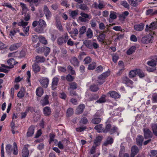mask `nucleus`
<instances>
[{
	"label": "nucleus",
	"instance_id": "32",
	"mask_svg": "<svg viewBox=\"0 0 157 157\" xmlns=\"http://www.w3.org/2000/svg\"><path fill=\"white\" fill-rule=\"evenodd\" d=\"M99 88L97 85L93 84L91 85L90 87V89L91 91L95 92L99 90Z\"/></svg>",
	"mask_w": 157,
	"mask_h": 157
},
{
	"label": "nucleus",
	"instance_id": "14",
	"mask_svg": "<svg viewBox=\"0 0 157 157\" xmlns=\"http://www.w3.org/2000/svg\"><path fill=\"white\" fill-rule=\"evenodd\" d=\"M85 105L83 104L79 105L77 108L76 113L78 114H79L82 113L85 108Z\"/></svg>",
	"mask_w": 157,
	"mask_h": 157
},
{
	"label": "nucleus",
	"instance_id": "38",
	"mask_svg": "<svg viewBox=\"0 0 157 157\" xmlns=\"http://www.w3.org/2000/svg\"><path fill=\"white\" fill-rule=\"evenodd\" d=\"M86 35L87 37L89 38H91L92 37L93 35V31L90 28L88 29L86 32Z\"/></svg>",
	"mask_w": 157,
	"mask_h": 157
},
{
	"label": "nucleus",
	"instance_id": "29",
	"mask_svg": "<svg viewBox=\"0 0 157 157\" xmlns=\"http://www.w3.org/2000/svg\"><path fill=\"white\" fill-rule=\"evenodd\" d=\"M48 95H46L44 98V99L42 100L41 101V103L42 105L44 106L48 104Z\"/></svg>",
	"mask_w": 157,
	"mask_h": 157
},
{
	"label": "nucleus",
	"instance_id": "1",
	"mask_svg": "<svg viewBox=\"0 0 157 157\" xmlns=\"http://www.w3.org/2000/svg\"><path fill=\"white\" fill-rule=\"evenodd\" d=\"M45 21L43 20L40 19L38 21V24L35 30V31L38 33H41L44 32L45 28L46 27Z\"/></svg>",
	"mask_w": 157,
	"mask_h": 157
},
{
	"label": "nucleus",
	"instance_id": "30",
	"mask_svg": "<svg viewBox=\"0 0 157 157\" xmlns=\"http://www.w3.org/2000/svg\"><path fill=\"white\" fill-rule=\"evenodd\" d=\"M8 64L10 66L13 67V66L18 63V62H16L13 58H11L8 60L7 61Z\"/></svg>",
	"mask_w": 157,
	"mask_h": 157
},
{
	"label": "nucleus",
	"instance_id": "8",
	"mask_svg": "<svg viewBox=\"0 0 157 157\" xmlns=\"http://www.w3.org/2000/svg\"><path fill=\"white\" fill-rule=\"evenodd\" d=\"M59 82V79L57 77H54L52 79L51 88L52 90H55L57 88Z\"/></svg>",
	"mask_w": 157,
	"mask_h": 157
},
{
	"label": "nucleus",
	"instance_id": "4",
	"mask_svg": "<svg viewBox=\"0 0 157 157\" xmlns=\"http://www.w3.org/2000/svg\"><path fill=\"white\" fill-rule=\"evenodd\" d=\"M157 28V22H152L149 26L148 25H147L146 26L145 30L146 32L151 31L152 30H155Z\"/></svg>",
	"mask_w": 157,
	"mask_h": 157
},
{
	"label": "nucleus",
	"instance_id": "20",
	"mask_svg": "<svg viewBox=\"0 0 157 157\" xmlns=\"http://www.w3.org/2000/svg\"><path fill=\"white\" fill-rule=\"evenodd\" d=\"M45 61V59L42 56H37L36 57V63H43Z\"/></svg>",
	"mask_w": 157,
	"mask_h": 157
},
{
	"label": "nucleus",
	"instance_id": "5",
	"mask_svg": "<svg viewBox=\"0 0 157 157\" xmlns=\"http://www.w3.org/2000/svg\"><path fill=\"white\" fill-rule=\"evenodd\" d=\"M43 11L45 14L46 19L48 20L50 19L52 17V13L49 10L46 5H44L43 8Z\"/></svg>",
	"mask_w": 157,
	"mask_h": 157
},
{
	"label": "nucleus",
	"instance_id": "24",
	"mask_svg": "<svg viewBox=\"0 0 157 157\" xmlns=\"http://www.w3.org/2000/svg\"><path fill=\"white\" fill-rule=\"evenodd\" d=\"M36 93L37 96L40 97L43 94L44 90L41 87H40L36 89Z\"/></svg>",
	"mask_w": 157,
	"mask_h": 157
},
{
	"label": "nucleus",
	"instance_id": "42",
	"mask_svg": "<svg viewBox=\"0 0 157 157\" xmlns=\"http://www.w3.org/2000/svg\"><path fill=\"white\" fill-rule=\"evenodd\" d=\"M137 74V70H132L130 71L129 74V77L130 78L135 77Z\"/></svg>",
	"mask_w": 157,
	"mask_h": 157
},
{
	"label": "nucleus",
	"instance_id": "56",
	"mask_svg": "<svg viewBox=\"0 0 157 157\" xmlns=\"http://www.w3.org/2000/svg\"><path fill=\"white\" fill-rule=\"evenodd\" d=\"M67 71L68 72L72 75H74L75 74V71L73 70V67L71 65L68 66Z\"/></svg>",
	"mask_w": 157,
	"mask_h": 157
},
{
	"label": "nucleus",
	"instance_id": "53",
	"mask_svg": "<svg viewBox=\"0 0 157 157\" xmlns=\"http://www.w3.org/2000/svg\"><path fill=\"white\" fill-rule=\"evenodd\" d=\"M50 51V49L48 47H46L44 48V55L45 56H47L49 54Z\"/></svg>",
	"mask_w": 157,
	"mask_h": 157
},
{
	"label": "nucleus",
	"instance_id": "45",
	"mask_svg": "<svg viewBox=\"0 0 157 157\" xmlns=\"http://www.w3.org/2000/svg\"><path fill=\"white\" fill-rule=\"evenodd\" d=\"M86 28L84 26H82L79 29V35H81L84 34L86 32Z\"/></svg>",
	"mask_w": 157,
	"mask_h": 157
},
{
	"label": "nucleus",
	"instance_id": "41",
	"mask_svg": "<svg viewBox=\"0 0 157 157\" xmlns=\"http://www.w3.org/2000/svg\"><path fill=\"white\" fill-rule=\"evenodd\" d=\"M111 127V124H106L105 128H103V132L106 133L109 132Z\"/></svg>",
	"mask_w": 157,
	"mask_h": 157
},
{
	"label": "nucleus",
	"instance_id": "16",
	"mask_svg": "<svg viewBox=\"0 0 157 157\" xmlns=\"http://www.w3.org/2000/svg\"><path fill=\"white\" fill-rule=\"evenodd\" d=\"M70 62L75 67H78L79 65V61L76 57H73L70 60Z\"/></svg>",
	"mask_w": 157,
	"mask_h": 157
},
{
	"label": "nucleus",
	"instance_id": "52",
	"mask_svg": "<svg viewBox=\"0 0 157 157\" xmlns=\"http://www.w3.org/2000/svg\"><path fill=\"white\" fill-rule=\"evenodd\" d=\"M28 22H25L23 20H21V22H19L17 23L18 25L22 26L24 27L25 26L28 25Z\"/></svg>",
	"mask_w": 157,
	"mask_h": 157
},
{
	"label": "nucleus",
	"instance_id": "37",
	"mask_svg": "<svg viewBox=\"0 0 157 157\" xmlns=\"http://www.w3.org/2000/svg\"><path fill=\"white\" fill-rule=\"evenodd\" d=\"M151 128L154 134L157 136V124H152L151 125Z\"/></svg>",
	"mask_w": 157,
	"mask_h": 157
},
{
	"label": "nucleus",
	"instance_id": "3",
	"mask_svg": "<svg viewBox=\"0 0 157 157\" xmlns=\"http://www.w3.org/2000/svg\"><path fill=\"white\" fill-rule=\"evenodd\" d=\"M39 82L43 87L46 88L48 85L49 80L48 78L43 77L39 80Z\"/></svg>",
	"mask_w": 157,
	"mask_h": 157
},
{
	"label": "nucleus",
	"instance_id": "40",
	"mask_svg": "<svg viewBox=\"0 0 157 157\" xmlns=\"http://www.w3.org/2000/svg\"><path fill=\"white\" fill-rule=\"evenodd\" d=\"M70 88L74 90L76 89L78 87L77 83L75 82H73L69 84Z\"/></svg>",
	"mask_w": 157,
	"mask_h": 157
},
{
	"label": "nucleus",
	"instance_id": "34",
	"mask_svg": "<svg viewBox=\"0 0 157 157\" xmlns=\"http://www.w3.org/2000/svg\"><path fill=\"white\" fill-rule=\"evenodd\" d=\"M84 44L87 48L90 49H92V42L91 40H85L83 42Z\"/></svg>",
	"mask_w": 157,
	"mask_h": 157
},
{
	"label": "nucleus",
	"instance_id": "7",
	"mask_svg": "<svg viewBox=\"0 0 157 157\" xmlns=\"http://www.w3.org/2000/svg\"><path fill=\"white\" fill-rule=\"evenodd\" d=\"M100 116L97 113H95L94 116L91 121V123L94 124H98L101 121V119L99 117Z\"/></svg>",
	"mask_w": 157,
	"mask_h": 157
},
{
	"label": "nucleus",
	"instance_id": "35",
	"mask_svg": "<svg viewBox=\"0 0 157 157\" xmlns=\"http://www.w3.org/2000/svg\"><path fill=\"white\" fill-rule=\"evenodd\" d=\"M99 3L98 5L97 3H95L94 6L95 8L96 9L98 8L99 9H101L103 8L105 6V5H104L103 3L100 1H99Z\"/></svg>",
	"mask_w": 157,
	"mask_h": 157
},
{
	"label": "nucleus",
	"instance_id": "44",
	"mask_svg": "<svg viewBox=\"0 0 157 157\" xmlns=\"http://www.w3.org/2000/svg\"><path fill=\"white\" fill-rule=\"evenodd\" d=\"M70 93L71 95V96L76 97V98H78V99L79 100H80L81 98V97L78 96L76 93V91L74 90H72L70 91Z\"/></svg>",
	"mask_w": 157,
	"mask_h": 157
},
{
	"label": "nucleus",
	"instance_id": "28",
	"mask_svg": "<svg viewBox=\"0 0 157 157\" xmlns=\"http://www.w3.org/2000/svg\"><path fill=\"white\" fill-rule=\"evenodd\" d=\"M113 142V139L111 136H109L106 140L104 143V145L107 146L108 144H111Z\"/></svg>",
	"mask_w": 157,
	"mask_h": 157
},
{
	"label": "nucleus",
	"instance_id": "63",
	"mask_svg": "<svg viewBox=\"0 0 157 157\" xmlns=\"http://www.w3.org/2000/svg\"><path fill=\"white\" fill-rule=\"evenodd\" d=\"M88 122V121L86 117H83L81 118L80 121V123L83 124H86Z\"/></svg>",
	"mask_w": 157,
	"mask_h": 157
},
{
	"label": "nucleus",
	"instance_id": "49",
	"mask_svg": "<svg viewBox=\"0 0 157 157\" xmlns=\"http://www.w3.org/2000/svg\"><path fill=\"white\" fill-rule=\"evenodd\" d=\"M55 136V135L54 134L52 133L50 134V140L49 141V143L50 144H51L52 142L54 141L56 142L57 141V140L54 138Z\"/></svg>",
	"mask_w": 157,
	"mask_h": 157
},
{
	"label": "nucleus",
	"instance_id": "58",
	"mask_svg": "<svg viewBox=\"0 0 157 157\" xmlns=\"http://www.w3.org/2000/svg\"><path fill=\"white\" fill-rule=\"evenodd\" d=\"M117 130L118 128L116 126H114L112 128H111L109 132L110 134L112 135L113 133L117 132Z\"/></svg>",
	"mask_w": 157,
	"mask_h": 157
},
{
	"label": "nucleus",
	"instance_id": "62",
	"mask_svg": "<svg viewBox=\"0 0 157 157\" xmlns=\"http://www.w3.org/2000/svg\"><path fill=\"white\" fill-rule=\"evenodd\" d=\"M30 18V14L28 13H25L24 17V20L25 21H28L29 20Z\"/></svg>",
	"mask_w": 157,
	"mask_h": 157
},
{
	"label": "nucleus",
	"instance_id": "50",
	"mask_svg": "<svg viewBox=\"0 0 157 157\" xmlns=\"http://www.w3.org/2000/svg\"><path fill=\"white\" fill-rule=\"evenodd\" d=\"M58 44L59 45H62L63 44V36H60L58 38L57 41Z\"/></svg>",
	"mask_w": 157,
	"mask_h": 157
},
{
	"label": "nucleus",
	"instance_id": "15",
	"mask_svg": "<svg viewBox=\"0 0 157 157\" xmlns=\"http://www.w3.org/2000/svg\"><path fill=\"white\" fill-rule=\"evenodd\" d=\"M144 137L140 135L137 136L136 139V142L138 145L141 146Z\"/></svg>",
	"mask_w": 157,
	"mask_h": 157
},
{
	"label": "nucleus",
	"instance_id": "10",
	"mask_svg": "<svg viewBox=\"0 0 157 157\" xmlns=\"http://www.w3.org/2000/svg\"><path fill=\"white\" fill-rule=\"evenodd\" d=\"M152 36H149L142 37L141 40L142 42L144 44H147L151 42Z\"/></svg>",
	"mask_w": 157,
	"mask_h": 157
},
{
	"label": "nucleus",
	"instance_id": "12",
	"mask_svg": "<svg viewBox=\"0 0 157 157\" xmlns=\"http://www.w3.org/2000/svg\"><path fill=\"white\" fill-rule=\"evenodd\" d=\"M35 127L33 125H31L29 128L28 131L27 133V136L28 137L32 136L34 134Z\"/></svg>",
	"mask_w": 157,
	"mask_h": 157
},
{
	"label": "nucleus",
	"instance_id": "60",
	"mask_svg": "<svg viewBox=\"0 0 157 157\" xmlns=\"http://www.w3.org/2000/svg\"><path fill=\"white\" fill-rule=\"evenodd\" d=\"M20 5L21 7L22 8L23 11H26L28 10V8L26 6V5L25 4L22 2H21Z\"/></svg>",
	"mask_w": 157,
	"mask_h": 157
},
{
	"label": "nucleus",
	"instance_id": "55",
	"mask_svg": "<svg viewBox=\"0 0 157 157\" xmlns=\"http://www.w3.org/2000/svg\"><path fill=\"white\" fill-rule=\"evenodd\" d=\"M74 111L72 108H70L67 110V114L68 116L70 117L72 115Z\"/></svg>",
	"mask_w": 157,
	"mask_h": 157
},
{
	"label": "nucleus",
	"instance_id": "13",
	"mask_svg": "<svg viewBox=\"0 0 157 157\" xmlns=\"http://www.w3.org/2000/svg\"><path fill=\"white\" fill-rule=\"evenodd\" d=\"M139 150L138 147L136 146H133L131 149V155L132 157H134L135 155L138 152Z\"/></svg>",
	"mask_w": 157,
	"mask_h": 157
},
{
	"label": "nucleus",
	"instance_id": "22",
	"mask_svg": "<svg viewBox=\"0 0 157 157\" xmlns=\"http://www.w3.org/2000/svg\"><path fill=\"white\" fill-rule=\"evenodd\" d=\"M29 151L27 147L25 145L22 150V157H28L29 155Z\"/></svg>",
	"mask_w": 157,
	"mask_h": 157
},
{
	"label": "nucleus",
	"instance_id": "23",
	"mask_svg": "<svg viewBox=\"0 0 157 157\" xmlns=\"http://www.w3.org/2000/svg\"><path fill=\"white\" fill-rule=\"evenodd\" d=\"M43 112L46 116H48L51 113L50 108L48 106L45 107L43 109Z\"/></svg>",
	"mask_w": 157,
	"mask_h": 157
},
{
	"label": "nucleus",
	"instance_id": "11",
	"mask_svg": "<svg viewBox=\"0 0 157 157\" xmlns=\"http://www.w3.org/2000/svg\"><path fill=\"white\" fill-rule=\"evenodd\" d=\"M144 26V24L142 23L140 24H136L134 26V29L138 31H141L143 30Z\"/></svg>",
	"mask_w": 157,
	"mask_h": 157
},
{
	"label": "nucleus",
	"instance_id": "18",
	"mask_svg": "<svg viewBox=\"0 0 157 157\" xmlns=\"http://www.w3.org/2000/svg\"><path fill=\"white\" fill-rule=\"evenodd\" d=\"M55 23L57 28L60 31L63 32V30L61 21L57 19Z\"/></svg>",
	"mask_w": 157,
	"mask_h": 157
},
{
	"label": "nucleus",
	"instance_id": "61",
	"mask_svg": "<svg viewBox=\"0 0 157 157\" xmlns=\"http://www.w3.org/2000/svg\"><path fill=\"white\" fill-rule=\"evenodd\" d=\"M35 107H33L30 106L28 107V108L26 109V112H28L29 111H30L31 112H35Z\"/></svg>",
	"mask_w": 157,
	"mask_h": 157
},
{
	"label": "nucleus",
	"instance_id": "43",
	"mask_svg": "<svg viewBox=\"0 0 157 157\" xmlns=\"http://www.w3.org/2000/svg\"><path fill=\"white\" fill-rule=\"evenodd\" d=\"M105 97L106 96L105 95H102L99 99L96 102L99 103H101L105 102L106 101Z\"/></svg>",
	"mask_w": 157,
	"mask_h": 157
},
{
	"label": "nucleus",
	"instance_id": "2",
	"mask_svg": "<svg viewBox=\"0 0 157 157\" xmlns=\"http://www.w3.org/2000/svg\"><path fill=\"white\" fill-rule=\"evenodd\" d=\"M109 75V73L108 71L103 73L98 77V79L97 81V83L99 85L102 84L105 82V79Z\"/></svg>",
	"mask_w": 157,
	"mask_h": 157
},
{
	"label": "nucleus",
	"instance_id": "19",
	"mask_svg": "<svg viewBox=\"0 0 157 157\" xmlns=\"http://www.w3.org/2000/svg\"><path fill=\"white\" fill-rule=\"evenodd\" d=\"M105 36V33L100 32L99 35L98 36L97 39L98 41L100 42H103L104 41Z\"/></svg>",
	"mask_w": 157,
	"mask_h": 157
},
{
	"label": "nucleus",
	"instance_id": "46",
	"mask_svg": "<svg viewBox=\"0 0 157 157\" xmlns=\"http://www.w3.org/2000/svg\"><path fill=\"white\" fill-rule=\"evenodd\" d=\"M78 6L79 9L83 10H85L89 9L87 5L84 4H80L79 5H78Z\"/></svg>",
	"mask_w": 157,
	"mask_h": 157
},
{
	"label": "nucleus",
	"instance_id": "54",
	"mask_svg": "<svg viewBox=\"0 0 157 157\" xmlns=\"http://www.w3.org/2000/svg\"><path fill=\"white\" fill-rule=\"evenodd\" d=\"M137 74L140 78H142L145 76L144 74L143 71L140 69L137 70Z\"/></svg>",
	"mask_w": 157,
	"mask_h": 157
},
{
	"label": "nucleus",
	"instance_id": "47",
	"mask_svg": "<svg viewBox=\"0 0 157 157\" xmlns=\"http://www.w3.org/2000/svg\"><path fill=\"white\" fill-rule=\"evenodd\" d=\"M113 61L114 63H116L117 60L119 59V57L117 53L113 54L112 55Z\"/></svg>",
	"mask_w": 157,
	"mask_h": 157
},
{
	"label": "nucleus",
	"instance_id": "6",
	"mask_svg": "<svg viewBox=\"0 0 157 157\" xmlns=\"http://www.w3.org/2000/svg\"><path fill=\"white\" fill-rule=\"evenodd\" d=\"M144 137L145 139L151 138L153 136L151 131L148 128H144L143 129Z\"/></svg>",
	"mask_w": 157,
	"mask_h": 157
},
{
	"label": "nucleus",
	"instance_id": "33",
	"mask_svg": "<svg viewBox=\"0 0 157 157\" xmlns=\"http://www.w3.org/2000/svg\"><path fill=\"white\" fill-rule=\"evenodd\" d=\"M21 46L20 43H17L11 45L10 48V51H12L17 49Z\"/></svg>",
	"mask_w": 157,
	"mask_h": 157
},
{
	"label": "nucleus",
	"instance_id": "39",
	"mask_svg": "<svg viewBox=\"0 0 157 157\" xmlns=\"http://www.w3.org/2000/svg\"><path fill=\"white\" fill-rule=\"evenodd\" d=\"M99 98V96L97 94H93L91 95L88 99V101H92L95 100Z\"/></svg>",
	"mask_w": 157,
	"mask_h": 157
},
{
	"label": "nucleus",
	"instance_id": "48",
	"mask_svg": "<svg viewBox=\"0 0 157 157\" xmlns=\"http://www.w3.org/2000/svg\"><path fill=\"white\" fill-rule=\"evenodd\" d=\"M13 154L14 155H17L18 153V150L17 144L15 142H14L13 143Z\"/></svg>",
	"mask_w": 157,
	"mask_h": 157
},
{
	"label": "nucleus",
	"instance_id": "36",
	"mask_svg": "<svg viewBox=\"0 0 157 157\" xmlns=\"http://www.w3.org/2000/svg\"><path fill=\"white\" fill-rule=\"evenodd\" d=\"M136 48L135 46H132L127 51V54L128 55H130L135 52L136 50Z\"/></svg>",
	"mask_w": 157,
	"mask_h": 157
},
{
	"label": "nucleus",
	"instance_id": "57",
	"mask_svg": "<svg viewBox=\"0 0 157 157\" xmlns=\"http://www.w3.org/2000/svg\"><path fill=\"white\" fill-rule=\"evenodd\" d=\"M116 13L113 11L110 12L109 17L110 18L112 19H114L117 18Z\"/></svg>",
	"mask_w": 157,
	"mask_h": 157
},
{
	"label": "nucleus",
	"instance_id": "51",
	"mask_svg": "<svg viewBox=\"0 0 157 157\" xmlns=\"http://www.w3.org/2000/svg\"><path fill=\"white\" fill-rule=\"evenodd\" d=\"M96 66V63L94 62H93L89 65L88 69L89 70H93L95 68Z\"/></svg>",
	"mask_w": 157,
	"mask_h": 157
},
{
	"label": "nucleus",
	"instance_id": "25",
	"mask_svg": "<svg viewBox=\"0 0 157 157\" xmlns=\"http://www.w3.org/2000/svg\"><path fill=\"white\" fill-rule=\"evenodd\" d=\"M122 79L123 82L126 84H130L132 85L133 84V82L127 77H124Z\"/></svg>",
	"mask_w": 157,
	"mask_h": 157
},
{
	"label": "nucleus",
	"instance_id": "64",
	"mask_svg": "<svg viewBox=\"0 0 157 157\" xmlns=\"http://www.w3.org/2000/svg\"><path fill=\"white\" fill-rule=\"evenodd\" d=\"M40 42L44 44H47V40L44 37H40Z\"/></svg>",
	"mask_w": 157,
	"mask_h": 157
},
{
	"label": "nucleus",
	"instance_id": "21",
	"mask_svg": "<svg viewBox=\"0 0 157 157\" xmlns=\"http://www.w3.org/2000/svg\"><path fill=\"white\" fill-rule=\"evenodd\" d=\"M157 58L154 59H152L150 61H148L147 63L149 66L152 67H155L156 65L157 64Z\"/></svg>",
	"mask_w": 157,
	"mask_h": 157
},
{
	"label": "nucleus",
	"instance_id": "9",
	"mask_svg": "<svg viewBox=\"0 0 157 157\" xmlns=\"http://www.w3.org/2000/svg\"><path fill=\"white\" fill-rule=\"evenodd\" d=\"M108 96H110V97L115 99L119 98L120 97V95L118 93L115 91H110L107 94Z\"/></svg>",
	"mask_w": 157,
	"mask_h": 157
},
{
	"label": "nucleus",
	"instance_id": "17",
	"mask_svg": "<svg viewBox=\"0 0 157 157\" xmlns=\"http://www.w3.org/2000/svg\"><path fill=\"white\" fill-rule=\"evenodd\" d=\"M102 140V137L98 136L96 137L94 141V145L96 147L99 145Z\"/></svg>",
	"mask_w": 157,
	"mask_h": 157
},
{
	"label": "nucleus",
	"instance_id": "59",
	"mask_svg": "<svg viewBox=\"0 0 157 157\" xmlns=\"http://www.w3.org/2000/svg\"><path fill=\"white\" fill-rule=\"evenodd\" d=\"M151 100L153 102H157V93H154L152 94Z\"/></svg>",
	"mask_w": 157,
	"mask_h": 157
},
{
	"label": "nucleus",
	"instance_id": "26",
	"mask_svg": "<svg viewBox=\"0 0 157 157\" xmlns=\"http://www.w3.org/2000/svg\"><path fill=\"white\" fill-rule=\"evenodd\" d=\"M13 148L12 146L9 144L6 145V150L7 153L9 155H10L13 151Z\"/></svg>",
	"mask_w": 157,
	"mask_h": 157
},
{
	"label": "nucleus",
	"instance_id": "31",
	"mask_svg": "<svg viewBox=\"0 0 157 157\" xmlns=\"http://www.w3.org/2000/svg\"><path fill=\"white\" fill-rule=\"evenodd\" d=\"M102 124H99L96 125L94 128V129L97 130L98 132H103V128Z\"/></svg>",
	"mask_w": 157,
	"mask_h": 157
},
{
	"label": "nucleus",
	"instance_id": "27",
	"mask_svg": "<svg viewBox=\"0 0 157 157\" xmlns=\"http://www.w3.org/2000/svg\"><path fill=\"white\" fill-rule=\"evenodd\" d=\"M33 70L36 73L40 71V67L36 63H35L32 65Z\"/></svg>",
	"mask_w": 157,
	"mask_h": 157
}]
</instances>
